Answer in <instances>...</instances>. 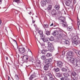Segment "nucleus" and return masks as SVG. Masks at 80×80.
<instances>
[{"label": "nucleus", "mask_w": 80, "mask_h": 80, "mask_svg": "<svg viewBox=\"0 0 80 80\" xmlns=\"http://www.w3.org/2000/svg\"><path fill=\"white\" fill-rule=\"evenodd\" d=\"M72 40H76V41H74V42H72V44L74 46H77V45H78L80 43V39L79 38L78 36H74L72 38Z\"/></svg>", "instance_id": "nucleus-1"}, {"label": "nucleus", "mask_w": 80, "mask_h": 80, "mask_svg": "<svg viewBox=\"0 0 80 80\" xmlns=\"http://www.w3.org/2000/svg\"><path fill=\"white\" fill-rule=\"evenodd\" d=\"M48 46H45V47L47 49V50H48L50 52H52L53 50H54L55 49L53 46H52V43H51L50 42H48Z\"/></svg>", "instance_id": "nucleus-2"}, {"label": "nucleus", "mask_w": 80, "mask_h": 80, "mask_svg": "<svg viewBox=\"0 0 80 80\" xmlns=\"http://www.w3.org/2000/svg\"><path fill=\"white\" fill-rule=\"evenodd\" d=\"M59 19L62 22V26L63 27H67V22L65 21V18L61 17L59 18Z\"/></svg>", "instance_id": "nucleus-3"}, {"label": "nucleus", "mask_w": 80, "mask_h": 80, "mask_svg": "<svg viewBox=\"0 0 80 80\" xmlns=\"http://www.w3.org/2000/svg\"><path fill=\"white\" fill-rule=\"evenodd\" d=\"M71 76L73 80H78V75L75 72L72 73Z\"/></svg>", "instance_id": "nucleus-4"}, {"label": "nucleus", "mask_w": 80, "mask_h": 80, "mask_svg": "<svg viewBox=\"0 0 80 80\" xmlns=\"http://www.w3.org/2000/svg\"><path fill=\"white\" fill-rule=\"evenodd\" d=\"M52 62V60L51 59H46L45 60V63L46 65H50V66H52V64L50 63Z\"/></svg>", "instance_id": "nucleus-5"}, {"label": "nucleus", "mask_w": 80, "mask_h": 80, "mask_svg": "<svg viewBox=\"0 0 80 80\" xmlns=\"http://www.w3.org/2000/svg\"><path fill=\"white\" fill-rule=\"evenodd\" d=\"M41 38L42 39L44 42H48V38L44 37L43 35H41Z\"/></svg>", "instance_id": "nucleus-6"}, {"label": "nucleus", "mask_w": 80, "mask_h": 80, "mask_svg": "<svg viewBox=\"0 0 80 80\" xmlns=\"http://www.w3.org/2000/svg\"><path fill=\"white\" fill-rule=\"evenodd\" d=\"M47 73H48V76L49 77L50 80H54V79L52 77V75L51 74L50 71L47 72Z\"/></svg>", "instance_id": "nucleus-7"}, {"label": "nucleus", "mask_w": 80, "mask_h": 80, "mask_svg": "<svg viewBox=\"0 0 80 80\" xmlns=\"http://www.w3.org/2000/svg\"><path fill=\"white\" fill-rule=\"evenodd\" d=\"M19 53H23L25 52V49L24 48H19L18 49Z\"/></svg>", "instance_id": "nucleus-8"}, {"label": "nucleus", "mask_w": 80, "mask_h": 80, "mask_svg": "<svg viewBox=\"0 0 80 80\" xmlns=\"http://www.w3.org/2000/svg\"><path fill=\"white\" fill-rule=\"evenodd\" d=\"M51 14L52 15H53L54 16H55V15H57V12L56 10L53 9L51 12Z\"/></svg>", "instance_id": "nucleus-9"}, {"label": "nucleus", "mask_w": 80, "mask_h": 80, "mask_svg": "<svg viewBox=\"0 0 80 80\" xmlns=\"http://www.w3.org/2000/svg\"><path fill=\"white\" fill-rule=\"evenodd\" d=\"M77 61L76 59L73 58H71V60H70V62L72 63H73L74 65H75V63H76V62Z\"/></svg>", "instance_id": "nucleus-10"}, {"label": "nucleus", "mask_w": 80, "mask_h": 80, "mask_svg": "<svg viewBox=\"0 0 80 80\" xmlns=\"http://www.w3.org/2000/svg\"><path fill=\"white\" fill-rule=\"evenodd\" d=\"M74 65L76 66V67H80V61H78L76 62V63H74Z\"/></svg>", "instance_id": "nucleus-11"}, {"label": "nucleus", "mask_w": 80, "mask_h": 80, "mask_svg": "<svg viewBox=\"0 0 80 80\" xmlns=\"http://www.w3.org/2000/svg\"><path fill=\"white\" fill-rule=\"evenodd\" d=\"M73 50L74 52L76 53V54H77V55H80V51H78V50H77L75 49H73Z\"/></svg>", "instance_id": "nucleus-12"}, {"label": "nucleus", "mask_w": 80, "mask_h": 80, "mask_svg": "<svg viewBox=\"0 0 80 80\" xmlns=\"http://www.w3.org/2000/svg\"><path fill=\"white\" fill-rule=\"evenodd\" d=\"M36 77V75H35V74L33 73L30 76V77L29 78V79L30 80H32L33 78H35Z\"/></svg>", "instance_id": "nucleus-13"}, {"label": "nucleus", "mask_w": 80, "mask_h": 80, "mask_svg": "<svg viewBox=\"0 0 80 80\" xmlns=\"http://www.w3.org/2000/svg\"><path fill=\"white\" fill-rule=\"evenodd\" d=\"M49 66H50V65H49L48 64L45 65L43 68L44 70H48V69Z\"/></svg>", "instance_id": "nucleus-14"}, {"label": "nucleus", "mask_w": 80, "mask_h": 80, "mask_svg": "<svg viewBox=\"0 0 80 80\" xmlns=\"http://www.w3.org/2000/svg\"><path fill=\"white\" fill-rule=\"evenodd\" d=\"M41 5L42 7H43L44 6H45L46 5V4H47V3L45 1H42L41 2Z\"/></svg>", "instance_id": "nucleus-15"}, {"label": "nucleus", "mask_w": 80, "mask_h": 80, "mask_svg": "<svg viewBox=\"0 0 80 80\" xmlns=\"http://www.w3.org/2000/svg\"><path fill=\"white\" fill-rule=\"evenodd\" d=\"M58 66L59 67H62L63 66V63L61 62H59L58 63Z\"/></svg>", "instance_id": "nucleus-16"}, {"label": "nucleus", "mask_w": 80, "mask_h": 80, "mask_svg": "<svg viewBox=\"0 0 80 80\" xmlns=\"http://www.w3.org/2000/svg\"><path fill=\"white\" fill-rule=\"evenodd\" d=\"M67 30L68 31L71 32V31H72V27L71 26L67 27Z\"/></svg>", "instance_id": "nucleus-17"}, {"label": "nucleus", "mask_w": 80, "mask_h": 80, "mask_svg": "<svg viewBox=\"0 0 80 80\" xmlns=\"http://www.w3.org/2000/svg\"><path fill=\"white\" fill-rule=\"evenodd\" d=\"M58 34V32L57 31H54L52 33V35L54 36H56V35H57Z\"/></svg>", "instance_id": "nucleus-18"}, {"label": "nucleus", "mask_w": 80, "mask_h": 80, "mask_svg": "<svg viewBox=\"0 0 80 80\" xmlns=\"http://www.w3.org/2000/svg\"><path fill=\"white\" fill-rule=\"evenodd\" d=\"M70 3H71V1L69 0H68V1H66V4L67 6H69V5H70Z\"/></svg>", "instance_id": "nucleus-19"}, {"label": "nucleus", "mask_w": 80, "mask_h": 80, "mask_svg": "<svg viewBox=\"0 0 80 80\" xmlns=\"http://www.w3.org/2000/svg\"><path fill=\"white\" fill-rule=\"evenodd\" d=\"M53 70H54L55 72H58L60 71V69L58 68H55L53 69Z\"/></svg>", "instance_id": "nucleus-20"}, {"label": "nucleus", "mask_w": 80, "mask_h": 80, "mask_svg": "<svg viewBox=\"0 0 80 80\" xmlns=\"http://www.w3.org/2000/svg\"><path fill=\"white\" fill-rule=\"evenodd\" d=\"M63 75L65 77H68L69 76V74L68 73H64Z\"/></svg>", "instance_id": "nucleus-21"}, {"label": "nucleus", "mask_w": 80, "mask_h": 80, "mask_svg": "<svg viewBox=\"0 0 80 80\" xmlns=\"http://www.w3.org/2000/svg\"><path fill=\"white\" fill-rule=\"evenodd\" d=\"M64 43H65L66 45H69L70 43L69 41L67 40H66L64 42Z\"/></svg>", "instance_id": "nucleus-22"}, {"label": "nucleus", "mask_w": 80, "mask_h": 80, "mask_svg": "<svg viewBox=\"0 0 80 80\" xmlns=\"http://www.w3.org/2000/svg\"><path fill=\"white\" fill-rule=\"evenodd\" d=\"M52 8V5H49L48 7L47 8V9L48 10H50Z\"/></svg>", "instance_id": "nucleus-23"}, {"label": "nucleus", "mask_w": 80, "mask_h": 80, "mask_svg": "<svg viewBox=\"0 0 80 80\" xmlns=\"http://www.w3.org/2000/svg\"><path fill=\"white\" fill-rule=\"evenodd\" d=\"M38 33L40 35H41L40 38H41V36L43 35V31L42 30H39Z\"/></svg>", "instance_id": "nucleus-24"}, {"label": "nucleus", "mask_w": 80, "mask_h": 80, "mask_svg": "<svg viewBox=\"0 0 80 80\" xmlns=\"http://www.w3.org/2000/svg\"><path fill=\"white\" fill-rule=\"evenodd\" d=\"M55 8L57 10H59L60 8V6L58 5H56L55 6Z\"/></svg>", "instance_id": "nucleus-25"}, {"label": "nucleus", "mask_w": 80, "mask_h": 80, "mask_svg": "<svg viewBox=\"0 0 80 80\" xmlns=\"http://www.w3.org/2000/svg\"><path fill=\"white\" fill-rule=\"evenodd\" d=\"M15 79H16V80H19V77H18V75H15Z\"/></svg>", "instance_id": "nucleus-26"}, {"label": "nucleus", "mask_w": 80, "mask_h": 80, "mask_svg": "<svg viewBox=\"0 0 80 80\" xmlns=\"http://www.w3.org/2000/svg\"><path fill=\"white\" fill-rule=\"evenodd\" d=\"M46 34L47 35H50V32L49 31H46Z\"/></svg>", "instance_id": "nucleus-27"}, {"label": "nucleus", "mask_w": 80, "mask_h": 80, "mask_svg": "<svg viewBox=\"0 0 80 80\" xmlns=\"http://www.w3.org/2000/svg\"><path fill=\"white\" fill-rule=\"evenodd\" d=\"M77 25H78V28H79V26H80V20H79V19H78V20Z\"/></svg>", "instance_id": "nucleus-28"}, {"label": "nucleus", "mask_w": 80, "mask_h": 80, "mask_svg": "<svg viewBox=\"0 0 80 80\" xmlns=\"http://www.w3.org/2000/svg\"><path fill=\"white\" fill-rule=\"evenodd\" d=\"M26 58V59L27 60H28V57L27 55H24L23 57V58Z\"/></svg>", "instance_id": "nucleus-29"}, {"label": "nucleus", "mask_w": 80, "mask_h": 80, "mask_svg": "<svg viewBox=\"0 0 80 80\" xmlns=\"http://www.w3.org/2000/svg\"><path fill=\"white\" fill-rule=\"evenodd\" d=\"M54 40V38L53 37L51 36L50 38H49V40L50 41H53Z\"/></svg>", "instance_id": "nucleus-30"}, {"label": "nucleus", "mask_w": 80, "mask_h": 80, "mask_svg": "<svg viewBox=\"0 0 80 80\" xmlns=\"http://www.w3.org/2000/svg\"><path fill=\"white\" fill-rule=\"evenodd\" d=\"M46 56L47 57H51V56H52V54H51V53H48L47 54Z\"/></svg>", "instance_id": "nucleus-31"}, {"label": "nucleus", "mask_w": 80, "mask_h": 80, "mask_svg": "<svg viewBox=\"0 0 80 80\" xmlns=\"http://www.w3.org/2000/svg\"><path fill=\"white\" fill-rule=\"evenodd\" d=\"M41 59L44 60H45V56H42L41 57Z\"/></svg>", "instance_id": "nucleus-32"}, {"label": "nucleus", "mask_w": 80, "mask_h": 80, "mask_svg": "<svg viewBox=\"0 0 80 80\" xmlns=\"http://www.w3.org/2000/svg\"><path fill=\"white\" fill-rule=\"evenodd\" d=\"M18 5V6H21V5H22V3L20 2H18V3H17Z\"/></svg>", "instance_id": "nucleus-33"}, {"label": "nucleus", "mask_w": 80, "mask_h": 80, "mask_svg": "<svg viewBox=\"0 0 80 80\" xmlns=\"http://www.w3.org/2000/svg\"><path fill=\"white\" fill-rule=\"evenodd\" d=\"M41 63V62H40V61H37V62L36 63V65H38H38H40Z\"/></svg>", "instance_id": "nucleus-34"}, {"label": "nucleus", "mask_w": 80, "mask_h": 80, "mask_svg": "<svg viewBox=\"0 0 80 80\" xmlns=\"http://www.w3.org/2000/svg\"><path fill=\"white\" fill-rule=\"evenodd\" d=\"M48 3H50L51 2V0H45Z\"/></svg>", "instance_id": "nucleus-35"}, {"label": "nucleus", "mask_w": 80, "mask_h": 80, "mask_svg": "<svg viewBox=\"0 0 80 80\" xmlns=\"http://www.w3.org/2000/svg\"><path fill=\"white\" fill-rule=\"evenodd\" d=\"M46 52H47L44 50H42V54H45V53Z\"/></svg>", "instance_id": "nucleus-36"}, {"label": "nucleus", "mask_w": 80, "mask_h": 80, "mask_svg": "<svg viewBox=\"0 0 80 80\" xmlns=\"http://www.w3.org/2000/svg\"><path fill=\"white\" fill-rule=\"evenodd\" d=\"M14 2H16V3H18V2H19L20 0H14Z\"/></svg>", "instance_id": "nucleus-37"}, {"label": "nucleus", "mask_w": 80, "mask_h": 80, "mask_svg": "<svg viewBox=\"0 0 80 80\" xmlns=\"http://www.w3.org/2000/svg\"><path fill=\"white\" fill-rule=\"evenodd\" d=\"M68 53L69 56H71L72 55V52H68Z\"/></svg>", "instance_id": "nucleus-38"}, {"label": "nucleus", "mask_w": 80, "mask_h": 80, "mask_svg": "<svg viewBox=\"0 0 80 80\" xmlns=\"http://www.w3.org/2000/svg\"><path fill=\"white\" fill-rule=\"evenodd\" d=\"M72 58H71V57H67V59L68 60H71Z\"/></svg>", "instance_id": "nucleus-39"}, {"label": "nucleus", "mask_w": 80, "mask_h": 80, "mask_svg": "<svg viewBox=\"0 0 80 80\" xmlns=\"http://www.w3.org/2000/svg\"><path fill=\"white\" fill-rule=\"evenodd\" d=\"M11 39H12V40H13V41H14V42H15V43H16V44L17 45V41H16L15 40V39L11 38Z\"/></svg>", "instance_id": "nucleus-40"}, {"label": "nucleus", "mask_w": 80, "mask_h": 80, "mask_svg": "<svg viewBox=\"0 0 80 80\" xmlns=\"http://www.w3.org/2000/svg\"><path fill=\"white\" fill-rule=\"evenodd\" d=\"M62 70L63 72H67V69L65 68H63Z\"/></svg>", "instance_id": "nucleus-41"}, {"label": "nucleus", "mask_w": 80, "mask_h": 80, "mask_svg": "<svg viewBox=\"0 0 80 80\" xmlns=\"http://www.w3.org/2000/svg\"><path fill=\"white\" fill-rule=\"evenodd\" d=\"M61 33H60L59 34V37H62V36H63V35L62 34V32H61Z\"/></svg>", "instance_id": "nucleus-42"}, {"label": "nucleus", "mask_w": 80, "mask_h": 80, "mask_svg": "<svg viewBox=\"0 0 80 80\" xmlns=\"http://www.w3.org/2000/svg\"><path fill=\"white\" fill-rule=\"evenodd\" d=\"M2 1H5V0H0V5L2 3Z\"/></svg>", "instance_id": "nucleus-43"}, {"label": "nucleus", "mask_w": 80, "mask_h": 80, "mask_svg": "<svg viewBox=\"0 0 80 80\" xmlns=\"http://www.w3.org/2000/svg\"><path fill=\"white\" fill-rule=\"evenodd\" d=\"M3 31H0V35H3Z\"/></svg>", "instance_id": "nucleus-44"}, {"label": "nucleus", "mask_w": 80, "mask_h": 80, "mask_svg": "<svg viewBox=\"0 0 80 80\" xmlns=\"http://www.w3.org/2000/svg\"><path fill=\"white\" fill-rule=\"evenodd\" d=\"M44 26H45L46 28H47L48 27V24H44Z\"/></svg>", "instance_id": "nucleus-45"}, {"label": "nucleus", "mask_w": 80, "mask_h": 80, "mask_svg": "<svg viewBox=\"0 0 80 80\" xmlns=\"http://www.w3.org/2000/svg\"><path fill=\"white\" fill-rule=\"evenodd\" d=\"M73 1H74V3H76L77 1H76V0H73Z\"/></svg>", "instance_id": "nucleus-46"}, {"label": "nucleus", "mask_w": 80, "mask_h": 80, "mask_svg": "<svg viewBox=\"0 0 80 80\" xmlns=\"http://www.w3.org/2000/svg\"><path fill=\"white\" fill-rule=\"evenodd\" d=\"M65 80H70V79L67 78H65Z\"/></svg>", "instance_id": "nucleus-47"}, {"label": "nucleus", "mask_w": 80, "mask_h": 80, "mask_svg": "<svg viewBox=\"0 0 80 80\" xmlns=\"http://www.w3.org/2000/svg\"><path fill=\"white\" fill-rule=\"evenodd\" d=\"M53 23H52L51 24L50 26V27H52V26H53Z\"/></svg>", "instance_id": "nucleus-48"}, {"label": "nucleus", "mask_w": 80, "mask_h": 80, "mask_svg": "<svg viewBox=\"0 0 80 80\" xmlns=\"http://www.w3.org/2000/svg\"><path fill=\"white\" fill-rule=\"evenodd\" d=\"M60 79L61 80H64V78H60Z\"/></svg>", "instance_id": "nucleus-49"}, {"label": "nucleus", "mask_w": 80, "mask_h": 80, "mask_svg": "<svg viewBox=\"0 0 80 80\" xmlns=\"http://www.w3.org/2000/svg\"><path fill=\"white\" fill-rule=\"evenodd\" d=\"M8 80H11V79H10V78L9 77H8Z\"/></svg>", "instance_id": "nucleus-50"}, {"label": "nucleus", "mask_w": 80, "mask_h": 80, "mask_svg": "<svg viewBox=\"0 0 80 80\" xmlns=\"http://www.w3.org/2000/svg\"><path fill=\"white\" fill-rule=\"evenodd\" d=\"M71 8L72 9L73 8V5L71 6Z\"/></svg>", "instance_id": "nucleus-51"}, {"label": "nucleus", "mask_w": 80, "mask_h": 80, "mask_svg": "<svg viewBox=\"0 0 80 80\" xmlns=\"http://www.w3.org/2000/svg\"><path fill=\"white\" fill-rule=\"evenodd\" d=\"M28 52H31V53H32V52H31V50H30V49H28Z\"/></svg>", "instance_id": "nucleus-52"}, {"label": "nucleus", "mask_w": 80, "mask_h": 80, "mask_svg": "<svg viewBox=\"0 0 80 80\" xmlns=\"http://www.w3.org/2000/svg\"><path fill=\"white\" fill-rule=\"evenodd\" d=\"M58 75H61V73L60 72L58 73Z\"/></svg>", "instance_id": "nucleus-53"}, {"label": "nucleus", "mask_w": 80, "mask_h": 80, "mask_svg": "<svg viewBox=\"0 0 80 80\" xmlns=\"http://www.w3.org/2000/svg\"><path fill=\"white\" fill-rule=\"evenodd\" d=\"M36 65L37 66V67H39V66H40V64H38V65H37V64H36Z\"/></svg>", "instance_id": "nucleus-54"}, {"label": "nucleus", "mask_w": 80, "mask_h": 80, "mask_svg": "<svg viewBox=\"0 0 80 80\" xmlns=\"http://www.w3.org/2000/svg\"><path fill=\"white\" fill-rule=\"evenodd\" d=\"M35 22V21H33V20H32V22L33 23H34Z\"/></svg>", "instance_id": "nucleus-55"}, {"label": "nucleus", "mask_w": 80, "mask_h": 80, "mask_svg": "<svg viewBox=\"0 0 80 80\" xmlns=\"http://www.w3.org/2000/svg\"><path fill=\"white\" fill-rule=\"evenodd\" d=\"M29 14H30V15H31L32 14V12H30L29 13H28Z\"/></svg>", "instance_id": "nucleus-56"}, {"label": "nucleus", "mask_w": 80, "mask_h": 80, "mask_svg": "<svg viewBox=\"0 0 80 80\" xmlns=\"http://www.w3.org/2000/svg\"><path fill=\"white\" fill-rule=\"evenodd\" d=\"M6 59L7 60H8V57H6Z\"/></svg>", "instance_id": "nucleus-57"}, {"label": "nucleus", "mask_w": 80, "mask_h": 80, "mask_svg": "<svg viewBox=\"0 0 80 80\" xmlns=\"http://www.w3.org/2000/svg\"><path fill=\"white\" fill-rule=\"evenodd\" d=\"M0 25H1V23H2V20H1V19H0Z\"/></svg>", "instance_id": "nucleus-58"}, {"label": "nucleus", "mask_w": 80, "mask_h": 80, "mask_svg": "<svg viewBox=\"0 0 80 80\" xmlns=\"http://www.w3.org/2000/svg\"><path fill=\"white\" fill-rule=\"evenodd\" d=\"M32 20H33V17H32Z\"/></svg>", "instance_id": "nucleus-59"}, {"label": "nucleus", "mask_w": 80, "mask_h": 80, "mask_svg": "<svg viewBox=\"0 0 80 80\" xmlns=\"http://www.w3.org/2000/svg\"><path fill=\"white\" fill-rule=\"evenodd\" d=\"M29 65H26V67H29Z\"/></svg>", "instance_id": "nucleus-60"}, {"label": "nucleus", "mask_w": 80, "mask_h": 80, "mask_svg": "<svg viewBox=\"0 0 80 80\" xmlns=\"http://www.w3.org/2000/svg\"><path fill=\"white\" fill-rule=\"evenodd\" d=\"M9 41L10 43H11V42H10V40H9Z\"/></svg>", "instance_id": "nucleus-61"}, {"label": "nucleus", "mask_w": 80, "mask_h": 80, "mask_svg": "<svg viewBox=\"0 0 80 80\" xmlns=\"http://www.w3.org/2000/svg\"><path fill=\"white\" fill-rule=\"evenodd\" d=\"M19 30H20V28H19Z\"/></svg>", "instance_id": "nucleus-62"}, {"label": "nucleus", "mask_w": 80, "mask_h": 80, "mask_svg": "<svg viewBox=\"0 0 80 80\" xmlns=\"http://www.w3.org/2000/svg\"><path fill=\"white\" fill-rule=\"evenodd\" d=\"M58 53H57V54H56V55H58Z\"/></svg>", "instance_id": "nucleus-63"}, {"label": "nucleus", "mask_w": 80, "mask_h": 80, "mask_svg": "<svg viewBox=\"0 0 80 80\" xmlns=\"http://www.w3.org/2000/svg\"><path fill=\"white\" fill-rule=\"evenodd\" d=\"M79 48H80V45L79 46Z\"/></svg>", "instance_id": "nucleus-64"}]
</instances>
